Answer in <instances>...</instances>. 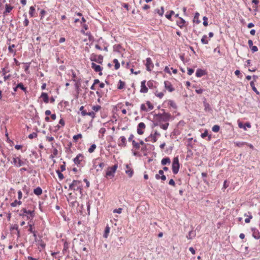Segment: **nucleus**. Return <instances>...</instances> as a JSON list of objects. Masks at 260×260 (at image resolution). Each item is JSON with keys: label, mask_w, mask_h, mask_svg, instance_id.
<instances>
[{"label": "nucleus", "mask_w": 260, "mask_h": 260, "mask_svg": "<svg viewBox=\"0 0 260 260\" xmlns=\"http://www.w3.org/2000/svg\"><path fill=\"white\" fill-rule=\"evenodd\" d=\"M162 113H158L154 115L155 122L154 123L155 126L159 125L162 129L167 130L169 123L171 115L168 113H166L164 109H161Z\"/></svg>", "instance_id": "f257e3e1"}, {"label": "nucleus", "mask_w": 260, "mask_h": 260, "mask_svg": "<svg viewBox=\"0 0 260 260\" xmlns=\"http://www.w3.org/2000/svg\"><path fill=\"white\" fill-rule=\"evenodd\" d=\"M69 189L79 191L81 194V182L79 180H74L69 185Z\"/></svg>", "instance_id": "f03ea898"}, {"label": "nucleus", "mask_w": 260, "mask_h": 260, "mask_svg": "<svg viewBox=\"0 0 260 260\" xmlns=\"http://www.w3.org/2000/svg\"><path fill=\"white\" fill-rule=\"evenodd\" d=\"M87 115L90 116L89 121V125L90 126L91 125L92 120L95 116V113L93 111L87 112L86 110L83 109V106H82V121L85 120L86 116Z\"/></svg>", "instance_id": "7ed1b4c3"}, {"label": "nucleus", "mask_w": 260, "mask_h": 260, "mask_svg": "<svg viewBox=\"0 0 260 260\" xmlns=\"http://www.w3.org/2000/svg\"><path fill=\"white\" fill-rule=\"evenodd\" d=\"M180 168L178 157H175L173 158L172 162V171L174 174H177L178 173Z\"/></svg>", "instance_id": "20e7f679"}, {"label": "nucleus", "mask_w": 260, "mask_h": 260, "mask_svg": "<svg viewBox=\"0 0 260 260\" xmlns=\"http://www.w3.org/2000/svg\"><path fill=\"white\" fill-rule=\"evenodd\" d=\"M26 162H28L26 159H25L24 160H22L20 159V157L13 158V163L17 167H20L25 165L26 164Z\"/></svg>", "instance_id": "39448f33"}, {"label": "nucleus", "mask_w": 260, "mask_h": 260, "mask_svg": "<svg viewBox=\"0 0 260 260\" xmlns=\"http://www.w3.org/2000/svg\"><path fill=\"white\" fill-rule=\"evenodd\" d=\"M118 168V165L117 164L114 165L112 167H109L107 168V170L106 173V177H114V173Z\"/></svg>", "instance_id": "423d86ee"}, {"label": "nucleus", "mask_w": 260, "mask_h": 260, "mask_svg": "<svg viewBox=\"0 0 260 260\" xmlns=\"http://www.w3.org/2000/svg\"><path fill=\"white\" fill-rule=\"evenodd\" d=\"M145 124L143 122H140L138 124L137 126V133L139 135H142L144 134L143 129L145 128Z\"/></svg>", "instance_id": "0eeeda50"}, {"label": "nucleus", "mask_w": 260, "mask_h": 260, "mask_svg": "<svg viewBox=\"0 0 260 260\" xmlns=\"http://www.w3.org/2000/svg\"><path fill=\"white\" fill-rule=\"evenodd\" d=\"M146 69L148 71H151L152 68H153V63L152 62L151 59L149 57L146 58Z\"/></svg>", "instance_id": "6e6552de"}, {"label": "nucleus", "mask_w": 260, "mask_h": 260, "mask_svg": "<svg viewBox=\"0 0 260 260\" xmlns=\"http://www.w3.org/2000/svg\"><path fill=\"white\" fill-rule=\"evenodd\" d=\"M35 216V211L34 210L30 211L28 210L27 213H26L25 219L26 220H29V222H31V220H32L33 218Z\"/></svg>", "instance_id": "1a4fd4ad"}, {"label": "nucleus", "mask_w": 260, "mask_h": 260, "mask_svg": "<svg viewBox=\"0 0 260 260\" xmlns=\"http://www.w3.org/2000/svg\"><path fill=\"white\" fill-rule=\"evenodd\" d=\"M91 68L94 69V70L96 72H99V75H102V73L101 72V71L102 70V68L100 66L95 64L94 62L91 63Z\"/></svg>", "instance_id": "9d476101"}, {"label": "nucleus", "mask_w": 260, "mask_h": 260, "mask_svg": "<svg viewBox=\"0 0 260 260\" xmlns=\"http://www.w3.org/2000/svg\"><path fill=\"white\" fill-rule=\"evenodd\" d=\"M118 145L120 147H125L126 146V140L125 137L121 136L119 138V140L118 141Z\"/></svg>", "instance_id": "9b49d317"}, {"label": "nucleus", "mask_w": 260, "mask_h": 260, "mask_svg": "<svg viewBox=\"0 0 260 260\" xmlns=\"http://www.w3.org/2000/svg\"><path fill=\"white\" fill-rule=\"evenodd\" d=\"M91 60L92 61L97 62L99 63H102L103 60V56L101 55H100L98 56L96 55H94L93 56L91 57Z\"/></svg>", "instance_id": "f8f14e48"}, {"label": "nucleus", "mask_w": 260, "mask_h": 260, "mask_svg": "<svg viewBox=\"0 0 260 260\" xmlns=\"http://www.w3.org/2000/svg\"><path fill=\"white\" fill-rule=\"evenodd\" d=\"M145 83V80H143V81L141 82L140 92L142 93H147L148 92V88L146 87Z\"/></svg>", "instance_id": "ddd939ff"}, {"label": "nucleus", "mask_w": 260, "mask_h": 260, "mask_svg": "<svg viewBox=\"0 0 260 260\" xmlns=\"http://www.w3.org/2000/svg\"><path fill=\"white\" fill-rule=\"evenodd\" d=\"M165 88L168 90L170 92L173 91L175 89L172 87L171 83L168 81H166L164 82Z\"/></svg>", "instance_id": "4468645a"}, {"label": "nucleus", "mask_w": 260, "mask_h": 260, "mask_svg": "<svg viewBox=\"0 0 260 260\" xmlns=\"http://www.w3.org/2000/svg\"><path fill=\"white\" fill-rule=\"evenodd\" d=\"M203 105H204V110L206 112H209L212 110L209 104L207 103L206 99L205 98H204Z\"/></svg>", "instance_id": "2eb2a0df"}, {"label": "nucleus", "mask_w": 260, "mask_h": 260, "mask_svg": "<svg viewBox=\"0 0 260 260\" xmlns=\"http://www.w3.org/2000/svg\"><path fill=\"white\" fill-rule=\"evenodd\" d=\"M5 8V11L3 12L4 16H5L7 13H10L13 9V7L10 5L9 4H6Z\"/></svg>", "instance_id": "dca6fc26"}, {"label": "nucleus", "mask_w": 260, "mask_h": 260, "mask_svg": "<svg viewBox=\"0 0 260 260\" xmlns=\"http://www.w3.org/2000/svg\"><path fill=\"white\" fill-rule=\"evenodd\" d=\"M206 71L201 69H198L196 73V75L198 77H201L206 75Z\"/></svg>", "instance_id": "f3484780"}, {"label": "nucleus", "mask_w": 260, "mask_h": 260, "mask_svg": "<svg viewBox=\"0 0 260 260\" xmlns=\"http://www.w3.org/2000/svg\"><path fill=\"white\" fill-rule=\"evenodd\" d=\"M84 34V36L85 37H83V36H82V40L84 42H86L87 41V39H88L89 41H91L92 40V37L91 36L90 32H87L86 34Z\"/></svg>", "instance_id": "a211bd4d"}, {"label": "nucleus", "mask_w": 260, "mask_h": 260, "mask_svg": "<svg viewBox=\"0 0 260 260\" xmlns=\"http://www.w3.org/2000/svg\"><path fill=\"white\" fill-rule=\"evenodd\" d=\"M100 160V158L96 159L94 162V166H95V168H96L95 165H96V164H97L98 166H99V167L102 170L105 167V165L104 162H100L99 161Z\"/></svg>", "instance_id": "6ab92c4d"}, {"label": "nucleus", "mask_w": 260, "mask_h": 260, "mask_svg": "<svg viewBox=\"0 0 260 260\" xmlns=\"http://www.w3.org/2000/svg\"><path fill=\"white\" fill-rule=\"evenodd\" d=\"M179 21H177V25L181 28H182L184 26V24L186 22L184 19H183L181 17H179Z\"/></svg>", "instance_id": "aec40b11"}, {"label": "nucleus", "mask_w": 260, "mask_h": 260, "mask_svg": "<svg viewBox=\"0 0 260 260\" xmlns=\"http://www.w3.org/2000/svg\"><path fill=\"white\" fill-rule=\"evenodd\" d=\"M145 140L146 142L153 141V142H155L157 141V139L155 136L151 134L149 137L145 138Z\"/></svg>", "instance_id": "412c9836"}, {"label": "nucleus", "mask_w": 260, "mask_h": 260, "mask_svg": "<svg viewBox=\"0 0 260 260\" xmlns=\"http://www.w3.org/2000/svg\"><path fill=\"white\" fill-rule=\"evenodd\" d=\"M126 168L127 169V170L125 171V173L129 177H132L133 175V170L131 168H130L128 165H126Z\"/></svg>", "instance_id": "4be33fe9"}, {"label": "nucleus", "mask_w": 260, "mask_h": 260, "mask_svg": "<svg viewBox=\"0 0 260 260\" xmlns=\"http://www.w3.org/2000/svg\"><path fill=\"white\" fill-rule=\"evenodd\" d=\"M28 211L26 208H23L20 211L19 215L25 219L26 213H27Z\"/></svg>", "instance_id": "5701e85b"}, {"label": "nucleus", "mask_w": 260, "mask_h": 260, "mask_svg": "<svg viewBox=\"0 0 260 260\" xmlns=\"http://www.w3.org/2000/svg\"><path fill=\"white\" fill-rule=\"evenodd\" d=\"M252 236L256 239H258L260 238L259 233L257 230L252 229Z\"/></svg>", "instance_id": "b1692460"}, {"label": "nucleus", "mask_w": 260, "mask_h": 260, "mask_svg": "<svg viewBox=\"0 0 260 260\" xmlns=\"http://www.w3.org/2000/svg\"><path fill=\"white\" fill-rule=\"evenodd\" d=\"M41 97L43 98V101L45 103H48L49 102V99L47 93L45 92H42Z\"/></svg>", "instance_id": "393cba45"}, {"label": "nucleus", "mask_w": 260, "mask_h": 260, "mask_svg": "<svg viewBox=\"0 0 260 260\" xmlns=\"http://www.w3.org/2000/svg\"><path fill=\"white\" fill-rule=\"evenodd\" d=\"M170 163H171L170 159L168 157L164 158L161 161V164L163 166L166 165L167 164L169 165V164H170Z\"/></svg>", "instance_id": "a878e982"}, {"label": "nucleus", "mask_w": 260, "mask_h": 260, "mask_svg": "<svg viewBox=\"0 0 260 260\" xmlns=\"http://www.w3.org/2000/svg\"><path fill=\"white\" fill-rule=\"evenodd\" d=\"M110 228L109 226V225H107L106 226L105 230H104V235H103V237L104 238H107L108 237L109 234L110 233Z\"/></svg>", "instance_id": "bb28decb"}, {"label": "nucleus", "mask_w": 260, "mask_h": 260, "mask_svg": "<svg viewBox=\"0 0 260 260\" xmlns=\"http://www.w3.org/2000/svg\"><path fill=\"white\" fill-rule=\"evenodd\" d=\"M34 193L37 196H40L42 193V189L40 187H37L34 189Z\"/></svg>", "instance_id": "cd10ccee"}, {"label": "nucleus", "mask_w": 260, "mask_h": 260, "mask_svg": "<svg viewBox=\"0 0 260 260\" xmlns=\"http://www.w3.org/2000/svg\"><path fill=\"white\" fill-rule=\"evenodd\" d=\"M155 13H157L159 15L162 16L164 13V7H161L160 9H156L154 12Z\"/></svg>", "instance_id": "c85d7f7f"}, {"label": "nucleus", "mask_w": 260, "mask_h": 260, "mask_svg": "<svg viewBox=\"0 0 260 260\" xmlns=\"http://www.w3.org/2000/svg\"><path fill=\"white\" fill-rule=\"evenodd\" d=\"M250 86L251 87L252 89L253 90V91H254L256 93V94L259 95V92L257 90V89L255 87L253 81H251L250 82Z\"/></svg>", "instance_id": "c756f323"}, {"label": "nucleus", "mask_w": 260, "mask_h": 260, "mask_svg": "<svg viewBox=\"0 0 260 260\" xmlns=\"http://www.w3.org/2000/svg\"><path fill=\"white\" fill-rule=\"evenodd\" d=\"M81 156V154H78L77 156L74 158V162L76 165H79L80 164V160L79 159V158Z\"/></svg>", "instance_id": "7c9ffc66"}, {"label": "nucleus", "mask_w": 260, "mask_h": 260, "mask_svg": "<svg viewBox=\"0 0 260 260\" xmlns=\"http://www.w3.org/2000/svg\"><path fill=\"white\" fill-rule=\"evenodd\" d=\"M195 236H196L195 231H191L188 233V235L186 236V237L188 239H191L193 238V237H194Z\"/></svg>", "instance_id": "2f4dec72"}, {"label": "nucleus", "mask_w": 260, "mask_h": 260, "mask_svg": "<svg viewBox=\"0 0 260 260\" xmlns=\"http://www.w3.org/2000/svg\"><path fill=\"white\" fill-rule=\"evenodd\" d=\"M155 177L157 180L161 179L162 181L166 180V176L164 174L161 176H160L159 174H156Z\"/></svg>", "instance_id": "473e14b6"}, {"label": "nucleus", "mask_w": 260, "mask_h": 260, "mask_svg": "<svg viewBox=\"0 0 260 260\" xmlns=\"http://www.w3.org/2000/svg\"><path fill=\"white\" fill-rule=\"evenodd\" d=\"M199 13L198 12H196L193 18V22L197 24H199L200 22V21L199 20Z\"/></svg>", "instance_id": "72a5a7b5"}, {"label": "nucleus", "mask_w": 260, "mask_h": 260, "mask_svg": "<svg viewBox=\"0 0 260 260\" xmlns=\"http://www.w3.org/2000/svg\"><path fill=\"white\" fill-rule=\"evenodd\" d=\"M132 145L134 148L136 149H139L140 148V144L138 142H136L135 140L132 141Z\"/></svg>", "instance_id": "f704fd0d"}, {"label": "nucleus", "mask_w": 260, "mask_h": 260, "mask_svg": "<svg viewBox=\"0 0 260 260\" xmlns=\"http://www.w3.org/2000/svg\"><path fill=\"white\" fill-rule=\"evenodd\" d=\"M124 86H125L124 82L120 80L118 82V85L117 88L118 89H122L124 88Z\"/></svg>", "instance_id": "c9c22d12"}, {"label": "nucleus", "mask_w": 260, "mask_h": 260, "mask_svg": "<svg viewBox=\"0 0 260 260\" xmlns=\"http://www.w3.org/2000/svg\"><path fill=\"white\" fill-rule=\"evenodd\" d=\"M113 63H114V68L115 70H118L120 67V63L117 59L113 60Z\"/></svg>", "instance_id": "e433bc0d"}, {"label": "nucleus", "mask_w": 260, "mask_h": 260, "mask_svg": "<svg viewBox=\"0 0 260 260\" xmlns=\"http://www.w3.org/2000/svg\"><path fill=\"white\" fill-rule=\"evenodd\" d=\"M207 35H204L201 39V42L203 44H208V41L207 40Z\"/></svg>", "instance_id": "4c0bfd02"}, {"label": "nucleus", "mask_w": 260, "mask_h": 260, "mask_svg": "<svg viewBox=\"0 0 260 260\" xmlns=\"http://www.w3.org/2000/svg\"><path fill=\"white\" fill-rule=\"evenodd\" d=\"M250 215H247L246 214H245L244 215V216H247L248 217L246 218L245 219V222L246 223H249L250 221V219H251L252 218V216L251 215L250 213V212H248Z\"/></svg>", "instance_id": "58836bf2"}, {"label": "nucleus", "mask_w": 260, "mask_h": 260, "mask_svg": "<svg viewBox=\"0 0 260 260\" xmlns=\"http://www.w3.org/2000/svg\"><path fill=\"white\" fill-rule=\"evenodd\" d=\"M10 230L11 231H13L15 230L17 232V234H19L18 225L17 224L12 225L10 228Z\"/></svg>", "instance_id": "ea45409f"}, {"label": "nucleus", "mask_w": 260, "mask_h": 260, "mask_svg": "<svg viewBox=\"0 0 260 260\" xmlns=\"http://www.w3.org/2000/svg\"><path fill=\"white\" fill-rule=\"evenodd\" d=\"M17 87H18L24 91L25 92H26V88L24 86L22 83H18L17 85Z\"/></svg>", "instance_id": "a19ab883"}, {"label": "nucleus", "mask_w": 260, "mask_h": 260, "mask_svg": "<svg viewBox=\"0 0 260 260\" xmlns=\"http://www.w3.org/2000/svg\"><path fill=\"white\" fill-rule=\"evenodd\" d=\"M35 11V7L31 6L29 8V14L30 15V16L31 17L34 16V14Z\"/></svg>", "instance_id": "79ce46f5"}, {"label": "nucleus", "mask_w": 260, "mask_h": 260, "mask_svg": "<svg viewBox=\"0 0 260 260\" xmlns=\"http://www.w3.org/2000/svg\"><path fill=\"white\" fill-rule=\"evenodd\" d=\"M22 204V202L20 201H17V200H15L14 202L12 203L11 204V206L12 207H15L17 205H21Z\"/></svg>", "instance_id": "37998d69"}, {"label": "nucleus", "mask_w": 260, "mask_h": 260, "mask_svg": "<svg viewBox=\"0 0 260 260\" xmlns=\"http://www.w3.org/2000/svg\"><path fill=\"white\" fill-rule=\"evenodd\" d=\"M235 144L237 146L241 147L244 145L247 144V143L245 142H236Z\"/></svg>", "instance_id": "c03bdc74"}, {"label": "nucleus", "mask_w": 260, "mask_h": 260, "mask_svg": "<svg viewBox=\"0 0 260 260\" xmlns=\"http://www.w3.org/2000/svg\"><path fill=\"white\" fill-rule=\"evenodd\" d=\"M219 129L220 127L218 125H214L212 128V131L215 133L218 132L219 131Z\"/></svg>", "instance_id": "a18cd8bd"}, {"label": "nucleus", "mask_w": 260, "mask_h": 260, "mask_svg": "<svg viewBox=\"0 0 260 260\" xmlns=\"http://www.w3.org/2000/svg\"><path fill=\"white\" fill-rule=\"evenodd\" d=\"M96 145L95 144H92L91 145V146L90 147V148L88 149V152L89 153H92L93 152L95 149L96 148Z\"/></svg>", "instance_id": "49530a36"}, {"label": "nucleus", "mask_w": 260, "mask_h": 260, "mask_svg": "<svg viewBox=\"0 0 260 260\" xmlns=\"http://www.w3.org/2000/svg\"><path fill=\"white\" fill-rule=\"evenodd\" d=\"M168 104L174 109L177 108V106L176 104L174 102V101L172 100L169 101Z\"/></svg>", "instance_id": "de8ad7c7"}, {"label": "nucleus", "mask_w": 260, "mask_h": 260, "mask_svg": "<svg viewBox=\"0 0 260 260\" xmlns=\"http://www.w3.org/2000/svg\"><path fill=\"white\" fill-rule=\"evenodd\" d=\"M174 14V12L172 10L170 11L169 14H166V17L169 20H171L172 15Z\"/></svg>", "instance_id": "09e8293b"}, {"label": "nucleus", "mask_w": 260, "mask_h": 260, "mask_svg": "<svg viewBox=\"0 0 260 260\" xmlns=\"http://www.w3.org/2000/svg\"><path fill=\"white\" fill-rule=\"evenodd\" d=\"M23 16L25 17V19L23 21V24L25 26H27L28 25L29 21H28V19L27 18V16L26 14H24L23 15Z\"/></svg>", "instance_id": "8fccbe9b"}, {"label": "nucleus", "mask_w": 260, "mask_h": 260, "mask_svg": "<svg viewBox=\"0 0 260 260\" xmlns=\"http://www.w3.org/2000/svg\"><path fill=\"white\" fill-rule=\"evenodd\" d=\"M28 224H29V226L28 231H30L31 233H33L34 236H35L36 235L35 233V231H33V229H32L33 224L30 223V222H28Z\"/></svg>", "instance_id": "3c124183"}, {"label": "nucleus", "mask_w": 260, "mask_h": 260, "mask_svg": "<svg viewBox=\"0 0 260 260\" xmlns=\"http://www.w3.org/2000/svg\"><path fill=\"white\" fill-rule=\"evenodd\" d=\"M56 173H57L58 178L60 180H62L64 178L63 175L60 172V171L57 170Z\"/></svg>", "instance_id": "603ef678"}, {"label": "nucleus", "mask_w": 260, "mask_h": 260, "mask_svg": "<svg viewBox=\"0 0 260 260\" xmlns=\"http://www.w3.org/2000/svg\"><path fill=\"white\" fill-rule=\"evenodd\" d=\"M252 3L254 4V6H253V8L255 9L257 8V5L259 3L258 0H252Z\"/></svg>", "instance_id": "864d4df0"}, {"label": "nucleus", "mask_w": 260, "mask_h": 260, "mask_svg": "<svg viewBox=\"0 0 260 260\" xmlns=\"http://www.w3.org/2000/svg\"><path fill=\"white\" fill-rule=\"evenodd\" d=\"M81 138V134H79L78 135L74 136L73 140L74 142H76L79 138Z\"/></svg>", "instance_id": "5fc2aeb1"}, {"label": "nucleus", "mask_w": 260, "mask_h": 260, "mask_svg": "<svg viewBox=\"0 0 260 260\" xmlns=\"http://www.w3.org/2000/svg\"><path fill=\"white\" fill-rule=\"evenodd\" d=\"M37 137V134L36 133H32L28 135V138L30 139H32L34 138H36Z\"/></svg>", "instance_id": "6e6d98bb"}, {"label": "nucleus", "mask_w": 260, "mask_h": 260, "mask_svg": "<svg viewBox=\"0 0 260 260\" xmlns=\"http://www.w3.org/2000/svg\"><path fill=\"white\" fill-rule=\"evenodd\" d=\"M203 25L205 26L208 25V18L206 16L203 17Z\"/></svg>", "instance_id": "4d7b16f0"}, {"label": "nucleus", "mask_w": 260, "mask_h": 260, "mask_svg": "<svg viewBox=\"0 0 260 260\" xmlns=\"http://www.w3.org/2000/svg\"><path fill=\"white\" fill-rule=\"evenodd\" d=\"M15 47V45L13 44L12 45L9 46L8 48L9 51L11 53L14 52V51L13 50V48Z\"/></svg>", "instance_id": "13d9d810"}, {"label": "nucleus", "mask_w": 260, "mask_h": 260, "mask_svg": "<svg viewBox=\"0 0 260 260\" xmlns=\"http://www.w3.org/2000/svg\"><path fill=\"white\" fill-rule=\"evenodd\" d=\"M208 132L207 130H205V132L202 133L201 135V137L202 138H205L206 137H207L208 136Z\"/></svg>", "instance_id": "bf43d9fd"}, {"label": "nucleus", "mask_w": 260, "mask_h": 260, "mask_svg": "<svg viewBox=\"0 0 260 260\" xmlns=\"http://www.w3.org/2000/svg\"><path fill=\"white\" fill-rule=\"evenodd\" d=\"M146 104L150 110H152L153 109L154 107L153 105L149 101H147L146 102Z\"/></svg>", "instance_id": "052dcab7"}, {"label": "nucleus", "mask_w": 260, "mask_h": 260, "mask_svg": "<svg viewBox=\"0 0 260 260\" xmlns=\"http://www.w3.org/2000/svg\"><path fill=\"white\" fill-rule=\"evenodd\" d=\"M101 106L99 105L94 106L92 107V109L95 112L98 111L101 109Z\"/></svg>", "instance_id": "680f3d73"}, {"label": "nucleus", "mask_w": 260, "mask_h": 260, "mask_svg": "<svg viewBox=\"0 0 260 260\" xmlns=\"http://www.w3.org/2000/svg\"><path fill=\"white\" fill-rule=\"evenodd\" d=\"M251 50L252 53L258 51V48L256 46H253L251 48H250Z\"/></svg>", "instance_id": "e2e57ef3"}, {"label": "nucleus", "mask_w": 260, "mask_h": 260, "mask_svg": "<svg viewBox=\"0 0 260 260\" xmlns=\"http://www.w3.org/2000/svg\"><path fill=\"white\" fill-rule=\"evenodd\" d=\"M122 210V208H119L118 209H116L114 210L113 212L120 214L121 213Z\"/></svg>", "instance_id": "0e129e2a"}, {"label": "nucleus", "mask_w": 260, "mask_h": 260, "mask_svg": "<svg viewBox=\"0 0 260 260\" xmlns=\"http://www.w3.org/2000/svg\"><path fill=\"white\" fill-rule=\"evenodd\" d=\"M194 72V70L191 68L187 69V74L189 75H191Z\"/></svg>", "instance_id": "69168bd1"}, {"label": "nucleus", "mask_w": 260, "mask_h": 260, "mask_svg": "<svg viewBox=\"0 0 260 260\" xmlns=\"http://www.w3.org/2000/svg\"><path fill=\"white\" fill-rule=\"evenodd\" d=\"M155 94L156 96H157V97H158L160 99H161L164 95V93L162 92L158 93H155Z\"/></svg>", "instance_id": "338daca9"}, {"label": "nucleus", "mask_w": 260, "mask_h": 260, "mask_svg": "<svg viewBox=\"0 0 260 260\" xmlns=\"http://www.w3.org/2000/svg\"><path fill=\"white\" fill-rule=\"evenodd\" d=\"M147 86L150 88H152L153 86V81H149L148 82H147Z\"/></svg>", "instance_id": "774afa93"}]
</instances>
